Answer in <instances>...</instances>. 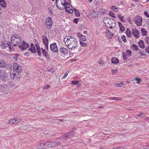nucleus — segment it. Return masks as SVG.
Here are the masks:
<instances>
[{
  "label": "nucleus",
  "instance_id": "6ab92c4d",
  "mask_svg": "<svg viewBox=\"0 0 149 149\" xmlns=\"http://www.w3.org/2000/svg\"><path fill=\"white\" fill-rule=\"evenodd\" d=\"M36 48L37 52L38 55V56L40 57L41 56V51L40 50V48L39 47V44H36Z\"/></svg>",
  "mask_w": 149,
  "mask_h": 149
},
{
  "label": "nucleus",
  "instance_id": "cd10ccee",
  "mask_svg": "<svg viewBox=\"0 0 149 149\" xmlns=\"http://www.w3.org/2000/svg\"><path fill=\"white\" fill-rule=\"evenodd\" d=\"M46 143H42L40 144V145L38 144L37 146L38 147V148H43L45 146H46V145L45 144Z\"/></svg>",
  "mask_w": 149,
  "mask_h": 149
},
{
  "label": "nucleus",
  "instance_id": "de8ad7c7",
  "mask_svg": "<svg viewBox=\"0 0 149 149\" xmlns=\"http://www.w3.org/2000/svg\"><path fill=\"white\" fill-rule=\"evenodd\" d=\"M145 15L147 17H149V15L148 14V12L146 11H145L144 13Z\"/></svg>",
  "mask_w": 149,
  "mask_h": 149
},
{
  "label": "nucleus",
  "instance_id": "4c0bfd02",
  "mask_svg": "<svg viewBox=\"0 0 149 149\" xmlns=\"http://www.w3.org/2000/svg\"><path fill=\"white\" fill-rule=\"evenodd\" d=\"M126 53H127V54L126 55H127L128 57H129L131 54V52L130 50H127L126 52Z\"/></svg>",
  "mask_w": 149,
  "mask_h": 149
},
{
  "label": "nucleus",
  "instance_id": "f257e3e1",
  "mask_svg": "<svg viewBox=\"0 0 149 149\" xmlns=\"http://www.w3.org/2000/svg\"><path fill=\"white\" fill-rule=\"evenodd\" d=\"M64 42L69 49L74 50L78 47L76 39L72 36H67L64 39Z\"/></svg>",
  "mask_w": 149,
  "mask_h": 149
},
{
  "label": "nucleus",
  "instance_id": "20e7f679",
  "mask_svg": "<svg viewBox=\"0 0 149 149\" xmlns=\"http://www.w3.org/2000/svg\"><path fill=\"white\" fill-rule=\"evenodd\" d=\"M61 2L63 3V6H64L66 11L69 13H73V8L72 6H70L71 8L68 7L67 6H70V3L66 2L65 0H61Z\"/></svg>",
  "mask_w": 149,
  "mask_h": 149
},
{
  "label": "nucleus",
  "instance_id": "4468645a",
  "mask_svg": "<svg viewBox=\"0 0 149 149\" xmlns=\"http://www.w3.org/2000/svg\"><path fill=\"white\" fill-rule=\"evenodd\" d=\"M132 34L136 38H138L139 37L138 30L136 29H132Z\"/></svg>",
  "mask_w": 149,
  "mask_h": 149
},
{
  "label": "nucleus",
  "instance_id": "7ed1b4c3",
  "mask_svg": "<svg viewBox=\"0 0 149 149\" xmlns=\"http://www.w3.org/2000/svg\"><path fill=\"white\" fill-rule=\"evenodd\" d=\"M115 22L114 19L107 17L105 19V22H105V24L108 27H109L110 29H112L113 27L115 26Z\"/></svg>",
  "mask_w": 149,
  "mask_h": 149
},
{
  "label": "nucleus",
  "instance_id": "a18cd8bd",
  "mask_svg": "<svg viewBox=\"0 0 149 149\" xmlns=\"http://www.w3.org/2000/svg\"><path fill=\"white\" fill-rule=\"evenodd\" d=\"M123 59L125 60H126L127 58V57H128V56L127 55L126 56L123 53Z\"/></svg>",
  "mask_w": 149,
  "mask_h": 149
},
{
  "label": "nucleus",
  "instance_id": "39448f33",
  "mask_svg": "<svg viewBox=\"0 0 149 149\" xmlns=\"http://www.w3.org/2000/svg\"><path fill=\"white\" fill-rule=\"evenodd\" d=\"M19 47L22 50H24L27 49L29 46V45L26 41L23 40L20 42L18 45Z\"/></svg>",
  "mask_w": 149,
  "mask_h": 149
},
{
  "label": "nucleus",
  "instance_id": "7c9ffc66",
  "mask_svg": "<svg viewBox=\"0 0 149 149\" xmlns=\"http://www.w3.org/2000/svg\"><path fill=\"white\" fill-rule=\"evenodd\" d=\"M52 144L53 146L54 147L60 145L61 143L60 142H52Z\"/></svg>",
  "mask_w": 149,
  "mask_h": 149
},
{
  "label": "nucleus",
  "instance_id": "8fccbe9b",
  "mask_svg": "<svg viewBox=\"0 0 149 149\" xmlns=\"http://www.w3.org/2000/svg\"><path fill=\"white\" fill-rule=\"evenodd\" d=\"M118 71V70L117 69H116L115 70H111V71L112 73V74H115V73L116 72Z\"/></svg>",
  "mask_w": 149,
  "mask_h": 149
},
{
  "label": "nucleus",
  "instance_id": "79ce46f5",
  "mask_svg": "<svg viewBox=\"0 0 149 149\" xmlns=\"http://www.w3.org/2000/svg\"><path fill=\"white\" fill-rule=\"evenodd\" d=\"M112 9L113 11H118V8H116L115 6H112Z\"/></svg>",
  "mask_w": 149,
  "mask_h": 149
},
{
  "label": "nucleus",
  "instance_id": "9d476101",
  "mask_svg": "<svg viewBox=\"0 0 149 149\" xmlns=\"http://www.w3.org/2000/svg\"><path fill=\"white\" fill-rule=\"evenodd\" d=\"M19 75L18 74H16L15 73H10V78L13 81L15 82L19 81Z\"/></svg>",
  "mask_w": 149,
  "mask_h": 149
},
{
  "label": "nucleus",
  "instance_id": "680f3d73",
  "mask_svg": "<svg viewBox=\"0 0 149 149\" xmlns=\"http://www.w3.org/2000/svg\"><path fill=\"white\" fill-rule=\"evenodd\" d=\"M83 33L84 34H86L87 33V31H84L83 32Z\"/></svg>",
  "mask_w": 149,
  "mask_h": 149
},
{
  "label": "nucleus",
  "instance_id": "c85d7f7f",
  "mask_svg": "<svg viewBox=\"0 0 149 149\" xmlns=\"http://www.w3.org/2000/svg\"><path fill=\"white\" fill-rule=\"evenodd\" d=\"M141 32L143 36H146L147 34V31L144 28L141 29Z\"/></svg>",
  "mask_w": 149,
  "mask_h": 149
},
{
  "label": "nucleus",
  "instance_id": "3c124183",
  "mask_svg": "<svg viewBox=\"0 0 149 149\" xmlns=\"http://www.w3.org/2000/svg\"><path fill=\"white\" fill-rule=\"evenodd\" d=\"M49 86L48 85H47L46 86H45L43 88L45 89H48L49 88Z\"/></svg>",
  "mask_w": 149,
  "mask_h": 149
},
{
  "label": "nucleus",
  "instance_id": "f704fd0d",
  "mask_svg": "<svg viewBox=\"0 0 149 149\" xmlns=\"http://www.w3.org/2000/svg\"><path fill=\"white\" fill-rule=\"evenodd\" d=\"M80 44L83 47H86L87 46L88 44L87 43L82 42L80 40Z\"/></svg>",
  "mask_w": 149,
  "mask_h": 149
},
{
  "label": "nucleus",
  "instance_id": "e2e57ef3",
  "mask_svg": "<svg viewBox=\"0 0 149 149\" xmlns=\"http://www.w3.org/2000/svg\"><path fill=\"white\" fill-rule=\"evenodd\" d=\"M139 54H140V55H141V56H142V55H144L143 54V53H141V52H139Z\"/></svg>",
  "mask_w": 149,
  "mask_h": 149
},
{
  "label": "nucleus",
  "instance_id": "2f4dec72",
  "mask_svg": "<svg viewBox=\"0 0 149 149\" xmlns=\"http://www.w3.org/2000/svg\"><path fill=\"white\" fill-rule=\"evenodd\" d=\"M126 33L128 37H130L131 36V31L129 29L127 28L126 31Z\"/></svg>",
  "mask_w": 149,
  "mask_h": 149
},
{
  "label": "nucleus",
  "instance_id": "e433bc0d",
  "mask_svg": "<svg viewBox=\"0 0 149 149\" xmlns=\"http://www.w3.org/2000/svg\"><path fill=\"white\" fill-rule=\"evenodd\" d=\"M109 15L113 18H115L116 17L112 11H110L109 12Z\"/></svg>",
  "mask_w": 149,
  "mask_h": 149
},
{
  "label": "nucleus",
  "instance_id": "09e8293b",
  "mask_svg": "<svg viewBox=\"0 0 149 149\" xmlns=\"http://www.w3.org/2000/svg\"><path fill=\"white\" fill-rule=\"evenodd\" d=\"M121 100V98L120 97H113V100Z\"/></svg>",
  "mask_w": 149,
  "mask_h": 149
},
{
  "label": "nucleus",
  "instance_id": "69168bd1",
  "mask_svg": "<svg viewBox=\"0 0 149 149\" xmlns=\"http://www.w3.org/2000/svg\"><path fill=\"white\" fill-rule=\"evenodd\" d=\"M104 108V107L103 106H101V107H99V108Z\"/></svg>",
  "mask_w": 149,
  "mask_h": 149
},
{
  "label": "nucleus",
  "instance_id": "a211bd4d",
  "mask_svg": "<svg viewBox=\"0 0 149 149\" xmlns=\"http://www.w3.org/2000/svg\"><path fill=\"white\" fill-rule=\"evenodd\" d=\"M42 41L44 45L48 44V40L46 36L42 35Z\"/></svg>",
  "mask_w": 149,
  "mask_h": 149
},
{
  "label": "nucleus",
  "instance_id": "393cba45",
  "mask_svg": "<svg viewBox=\"0 0 149 149\" xmlns=\"http://www.w3.org/2000/svg\"><path fill=\"white\" fill-rule=\"evenodd\" d=\"M111 62L113 63L116 64L119 63V61L117 58H112L111 60Z\"/></svg>",
  "mask_w": 149,
  "mask_h": 149
},
{
  "label": "nucleus",
  "instance_id": "b1692460",
  "mask_svg": "<svg viewBox=\"0 0 149 149\" xmlns=\"http://www.w3.org/2000/svg\"><path fill=\"white\" fill-rule=\"evenodd\" d=\"M139 46L142 48L144 49L145 48V45L143 42L142 40H140L139 42Z\"/></svg>",
  "mask_w": 149,
  "mask_h": 149
},
{
  "label": "nucleus",
  "instance_id": "a878e982",
  "mask_svg": "<svg viewBox=\"0 0 149 149\" xmlns=\"http://www.w3.org/2000/svg\"><path fill=\"white\" fill-rule=\"evenodd\" d=\"M0 4L4 8L6 6V4L4 0H0Z\"/></svg>",
  "mask_w": 149,
  "mask_h": 149
},
{
  "label": "nucleus",
  "instance_id": "37998d69",
  "mask_svg": "<svg viewBox=\"0 0 149 149\" xmlns=\"http://www.w3.org/2000/svg\"><path fill=\"white\" fill-rule=\"evenodd\" d=\"M69 71H67L65 73L62 79H64L68 75V73H69Z\"/></svg>",
  "mask_w": 149,
  "mask_h": 149
},
{
  "label": "nucleus",
  "instance_id": "338daca9",
  "mask_svg": "<svg viewBox=\"0 0 149 149\" xmlns=\"http://www.w3.org/2000/svg\"><path fill=\"white\" fill-rule=\"evenodd\" d=\"M55 134V132L53 133L52 135H54Z\"/></svg>",
  "mask_w": 149,
  "mask_h": 149
},
{
  "label": "nucleus",
  "instance_id": "864d4df0",
  "mask_svg": "<svg viewBox=\"0 0 149 149\" xmlns=\"http://www.w3.org/2000/svg\"><path fill=\"white\" fill-rule=\"evenodd\" d=\"M72 133V132H70L68 133V135H70V138L73 136Z\"/></svg>",
  "mask_w": 149,
  "mask_h": 149
},
{
  "label": "nucleus",
  "instance_id": "5fc2aeb1",
  "mask_svg": "<svg viewBox=\"0 0 149 149\" xmlns=\"http://www.w3.org/2000/svg\"><path fill=\"white\" fill-rule=\"evenodd\" d=\"M74 22L76 24H77L78 23V19L77 18H75L74 20Z\"/></svg>",
  "mask_w": 149,
  "mask_h": 149
},
{
  "label": "nucleus",
  "instance_id": "423d86ee",
  "mask_svg": "<svg viewBox=\"0 0 149 149\" xmlns=\"http://www.w3.org/2000/svg\"><path fill=\"white\" fill-rule=\"evenodd\" d=\"M8 74L3 69L0 70V79L3 81L7 80Z\"/></svg>",
  "mask_w": 149,
  "mask_h": 149
},
{
  "label": "nucleus",
  "instance_id": "ea45409f",
  "mask_svg": "<svg viewBox=\"0 0 149 149\" xmlns=\"http://www.w3.org/2000/svg\"><path fill=\"white\" fill-rule=\"evenodd\" d=\"M135 80H137L136 83L138 84L141 81V79H138L137 78H135Z\"/></svg>",
  "mask_w": 149,
  "mask_h": 149
},
{
  "label": "nucleus",
  "instance_id": "bf43d9fd",
  "mask_svg": "<svg viewBox=\"0 0 149 149\" xmlns=\"http://www.w3.org/2000/svg\"><path fill=\"white\" fill-rule=\"evenodd\" d=\"M142 115V113H139V114H138L137 115V116H139V117H140V116H141Z\"/></svg>",
  "mask_w": 149,
  "mask_h": 149
},
{
  "label": "nucleus",
  "instance_id": "052dcab7",
  "mask_svg": "<svg viewBox=\"0 0 149 149\" xmlns=\"http://www.w3.org/2000/svg\"><path fill=\"white\" fill-rule=\"evenodd\" d=\"M108 98L111 100H113V97H110Z\"/></svg>",
  "mask_w": 149,
  "mask_h": 149
},
{
  "label": "nucleus",
  "instance_id": "dca6fc26",
  "mask_svg": "<svg viewBox=\"0 0 149 149\" xmlns=\"http://www.w3.org/2000/svg\"><path fill=\"white\" fill-rule=\"evenodd\" d=\"M8 45L9 44L5 42H2L0 43V47L3 49L6 48Z\"/></svg>",
  "mask_w": 149,
  "mask_h": 149
},
{
  "label": "nucleus",
  "instance_id": "ddd939ff",
  "mask_svg": "<svg viewBox=\"0 0 149 149\" xmlns=\"http://www.w3.org/2000/svg\"><path fill=\"white\" fill-rule=\"evenodd\" d=\"M63 3L61 2V0H56V5L57 8L61 9L63 8Z\"/></svg>",
  "mask_w": 149,
  "mask_h": 149
},
{
  "label": "nucleus",
  "instance_id": "f3484780",
  "mask_svg": "<svg viewBox=\"0 0 149 149\" xmlns=\"http://www.w3.org/2000/svg\"><path fill=\"white\" fill-rule=\"evenodd\" d=\"M77 36L82 41H85L86 40V37L84 36L81 34L80 33H78L77 34Z\"/></svg>",
  "mask_w": 149,
  "mask_h": 149
},
{
  "label": "nucleus",
  "instance_id": "72a5a7b5",
  "mask_svg": "<svg viewBox=\"0 0 149 149\" xmlns=\"http://www.w3.org/2000/svg\"><path fill=\"white\" fill-rule=\"evenodd\" d=\"M73 8V11H74L75 15L78 16H79L80 15V13L78 10L74 8Z\"/></svg>",
  "mask_w": 149,
  "mask_h": 149
},
{
  "label": "nucleus",
  "instance_id": "412c9836",
  "mask_svg": "<svg viewBox=\"0 0 149 149\" xmlns=\"http://www.w3.org/2000/svg\"><path fill=\"white\" fill-rule=\"evenodd\" d=\"M6 66V63L3 60H0V68H4Z\"/></svg>",
  "mask_w": 149,
  "mask_h": 149
},
{
  "label": "nucleus",
  "instance_id": "aec40b11",
  "mask_svg": "<svg viewBox=\"0 0 149 149\" xmlns=\"http://www.w3.org/2000/svg\"><path fill=\"white\" fill-rule=\"evenodd\" d=\"M29 50L33 53L36 52L33 43L31 44V47L29 49Z\"/></svg>",
  "mask_w": 149,
  "mask_h": 149
},
{
  "label": "nucleus",
  "instance_id": "4be33fe9",
  "mask_svg": "<svg viewBox=\"0 0 149 149\" xmlns=\"http://www.w3.org/2000/svg\"><path fill=\"white\" fill-rule=\"evenodd\" d=\"M118 24L119 25V27L120 30V31L121 32H123L125 30L124 27L122 25L121 23L120 22H118Z\"/></svg>",
  "mask_w": 149,
  "mask_h": 149
},
{
  "label": "nucleus",
  "instance_id": "bb28decb",
  "mask_svg": "<svg viewBox=\"0 0 149 149\" xmlns=\"http://www.w3.org/2000/svg\"><path fill=\"white\" fill-rule=\"evenodd\" d=\"M117 16L122 22H125V20L124 19L123 16H121L120 14H118L117 15Z\"/></svg>",
  "mask_w": 149,
  "mask_h": 149
},
{
  "label": "nucleus",
  "instance_id": "9b49d317",
  "mask_svg": "<svg viewBox=\"0 0 149 149\" xmlns=\"http://www.w3.org/2000/svg\"><path fill=\"white\" fill-rule=\"evenodd\" d=\"M50 47V50L54 53L57 52L58 51L57 44L56 43L51 44Z\"/></svg>",
  "mask_w": 149,
  "mask_h": 149
},
{
  "label": "nucleus",
  "instance_id": "f03ea898",
  "mask_svg": "<svg viewBox=\"0 0 149 149\" xmlns=\"http://www.w3.org/2000/svg\"><path fill=\"white\" fill-rule=\"evenodd\" d=\"M21 39L20 37L16 35L12 36L11 40V45L12 46H16L19 44L21 41Z\"/></svg>",
  "mask_w": 149,
  "mask_h": 149
},
{
  "label": "nucleus",
  "instance_id": "1a4fd4ad",
  "mask_svg": "<svg viewBox=\"0 0 149 149\" xmlns=\"http://www.w3.org/2000/svg\"><path fill=\"white\" fill-rule=\"evenodd\" d=\"M45 25H47V29H50L52 27L53 25V22L51 17H49L47 18L45 21Z\"/></svg>",
  "mask_w": 149,
  "mask_h": 149
},
{
  "label": "nucleus",
  "instance_id": "4d7b16f0",
  "mask_svg": "<svg viewBox=\"0 0 149 149\" xmlns=\"http://www.w3.org/2000/svg\"><path fill=\"white\" fill-rule=\"evenodd\" d=\"M45 48L47 50H48V44H47L46 45H45Z\"/></svg>",
  "mask_w": 149,
  "mask_h": 149
},
{
  "label": "nucleus",
  "instance_id": "5701e85b",
  "mask_svg": "<svg viewBox=\"0 0 149 149\" xmlns=\"http://www.w3.org/2000/svg\"><path fill=\"white\" fill-rule=\"evenodd\" d=\"M70 135H68V134H65L64 136H62L60 137L61 139H66L68 138H70Z\"/></svg>",
  "mask_w": 149,
  "mask_h": 149
},
{
  "label": "nucleus",
  "instance_id": "49530a36",
  "mask_svg": "<svg viewBox=\"0 0 149 149\" xmlns=\"http://www.w3.org/2000/svg\"><path fill=\"white\" fill-rule=\"evenodd\" d=\"M145 50L149 54V46L146 47Z\"/></svg>",
  "mask_w": 149,
  "mask_h": 149
},
{
  "label": "nucleus",
  "instance_id": "c756f323",
  "mask_svg": "<svg viewBox=\"0 0 149 149\" xmlns=\"http://www.w3.org/2000/svg\"><path fill=\"white\" fill-rule=\"evenodd\" d=\"M131 48L132 49L134 50L137 51L138 50V47L137 46L134 44H133L131 46Z\"/></svg>",
  "mask_w": 149,
  "mask_h": 149
},
{
  "label": "nucleus",
  "instance_id": "f8f14e48",
  "mask_svg": "<svg viewBox=\"0 0 149 149\" xmlns=\"http://www.w3.org/2000/svg\"><path fill=\"white\" fill-rule=\"evenodd\" d=\"M20 120V119L19 118H12L9 120L8 123L11 125L19 123Z\"/></svg>",
  "mask_w": 149,
  "mask_h": 149
},
{
  "label": "nucleus",
  "instance_id": "a19ab883",
  "mask_svg": "<svg viewBox=\"0 0 149 149\" xmlns=\"http://www.w3.org/2000/svg\"><path fill=\"white\" fill-rule=\"evenodd\" d=\"M122 38L124 42H126L127 41L126 37L125 36H122Z\"/></svg>",
  "mask_w": 149,
  "mask_h": 149
},
{
  "label": "nucleus",
  "instance_id": "6e6552de",
  "mask_svg": "<svg viewBox=\"0 0 149 149\" xmlns=\"http://www.w3.org/2000/svg\"><path fill=\"white\" fill-rule=\"evenodd\" d=\"M13 69L15 72L18 74L22 72V68L21 67L16 63H14L13 64Z\"/></svg>",
  "mask_w": 149,
  "mask_h": 149
},
{
  "label": "nucleus",
  "instance_id": "c03bdc74",
  "mask_svg": "<svg viewBox=\"0 0 149 149\" xmlns=\"http://www.w3.org/2000/svg\"><path fill=\"white\" fill-rule=\"evenodd\" d=\"M72 83L73 84H77L79 83V81H71Z\"/></svg>",
  "mask_w": 149,
  "mask_h": 149
},
{
  "label": "nucleus",
  "instance_id": "603ef678",
  "mask_svg": "<svg viewBox=\"0 0 149 149\" xmlns=\"http://www.w3.org/2000/svg\"><path fill=\"white\" fill-rule=\"evenodd\" d=\"M146 41L147 43H149V37H147L146 38Z\"/></svg>",
  "mask_w": 149,
  "mask_h": 149
},
{
  "label": "nucleus",
  "instance_id": "2eb2a0df",
  "mask_svg": "<svg viewBox=\"0 0 149 149\" xmlns=\"http://www.w3.org/2000/svg\"><path fill=\"white\" fill-rule=\"evenodd\" d=\"M64 55L66 54L68 52V50L67 49L64 48L63 46L61 47L59 50Z\"/></svg>",
  "mask_w": 149,
  "mask_h": 149
},
{
  "label": "nucleus",
  "instance_id": "58836bf2",
  "mask_svg": "<svg viewBox=\"0 0 149 149\" xmlns=\"http://www.w3.org/2000/svg\"><path fill=\"white\" fill-rule=\"evenodd\" d=\"M116 86L117 87H122L123 86V83H121L117 84H116Z\"/></svg>",
  "mask_w": 149,
  "mask_h": 149
},
{
  "label": "nucleus",
  "instance_id": "774afa93",
  "mask_svg": "<svg viewBox=\"0 0 149 149\" xmlns=\"http://www.w3.org/2000/svg\"><path fill=\"white\" fill-rule=\"evenodd\" d=\"M59 120L61 121H62V119H59Z\"/></svg>",
  "mask_w": 149,
  "mask_h": 149
},
{
  "label": "nucleus",
  "instance_id": "473e14b6",
  "mask_svg": "<svg viewBox=\"0 0 149 149\" xmlns=\"http://www.w3.org/2000/svg\"><path fill=\"white\" fill-rule=\"evenodd\" d=\"M52 142H46L45 144L46 145V146H47L48 147H53V145H52Z\"/></svg>",
  "mask_w": 149,
  "mask_h": 149
},
{
  "label": "nucleus",
  "instance_id": "0e129e2a",
  "mask_svg": "<svg viewBox=\"0 0 149 149\" xmlns=\"http://www.w3.org/2000/svg\"><path fill=\"white\" fill-rule=\"evenodd\" d=\"M146 120H149V117H147L146 118Z\"/></svg>",
  "mask_w": 149,
  "mask_h": 149
},
{
  "label": "nucleus",
  "instance_id": "6e6d98bb",
  "mask_svg": "<svg viewBox=\"0 0 149 149\" xmlns=\"http://www.w3.org/2000/svg\"><path fill=\"white\" fill-rule=\"evenodd\" d=\"M9 46V49L10 50H13L14 49V48L11 47L10 46V45L9 44V45L8 46Z\"/></svg>",
  "mask_w": 149,
  "mask_h": 149
},
{
  "label": "nucleus",
  "instance_id": "c9c22d12",
  "mask_svg": "<svg viewBox=\"0 0 149 149\" xmlns=\"http://www.w3.org/2000/svg\"><path fill=\"white\" fill-rule=\"evenodd\" d=\"M42 54L46 57H47V52H46V50L45 49H42Z\"/></svg>",
  "mask_w": 149,
  "mask_h": 149
},
{
  "label": "nucleus",
  "instance_id": "0eeeda50",
  "mask_svg": "<svg viewBox=\"0 0 149 149\" xmlns=\"http://www.w3.org/2000/svg\"><path fill=\"white\" fill-rule=\"evenodd\" d=\"M133 21L138 26H140L142 24V18L139 16H137L134 17Z\"/></svg>",
  "mask_w": 149,
  "mask_h": 149
},
{
  "label": "nucleus",
  "instance_id": "13d9d810",
  "mask_svg": "<svg viewBox=\"0 0 149 149\" xmlns=\"http://www.w3.org/2000/svg\"><path fill=\"white\" fill-rule=\"evenodd\" d=\"M99 63L102 65L103 64V61H102L101 60L99 61Z\"/></svg>",
  "mask_w": 149,
  "mask_h": 149
}]
</instances>
